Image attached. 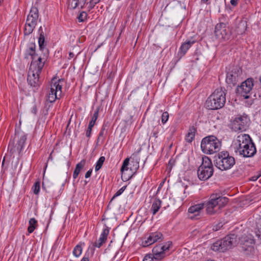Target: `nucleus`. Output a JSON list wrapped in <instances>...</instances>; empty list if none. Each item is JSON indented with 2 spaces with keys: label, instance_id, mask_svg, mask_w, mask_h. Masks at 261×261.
<instances>
[{
  "label": "nucleus",
  "instance_id": "nucleus-1",
  "mask_svg": "<svg viewBox=\"0 0 261 261\" xmlns=\"http://www.w3.org/2000/svg\"><path fill=\"white\" fill-rule=\"evenodd\" d=\"M235 151L239 152L245 158H250L254 155L256 149L254 143L248 134H240L234 143Z\"/></svg>",
  "mask_w": 261,
  "mask_h": 261
},
{
  "label": "nucleus",
  "instance_id": "nucleus-2",
  "mask_svg": "<svg viewBox=\"0 0 261 261\" xmlns=\"http://www.w3.org/2000/svg\"><path fill=\"white\" fill-rule=\"evenodd\" d=\"M42 60V58L40 56L38 57L37 61L31 62L28 71L27 81L29 85L34 88V91L38 89L41 84L39 75L44 65V62Z\"/></svg>",
  "mask_w": 261,
  "mask_h": 261
},
{
  "label": "nucleus",
  "instance_id": "nucleus-3",
  "mask_svg": "<svg viewBox=\"0 0 261 261\" xmlns=\"http://www.w3.org/2000/svg\"><path fill=\"white\" fill-rule=\"evenodd\" d=\"M228 202V199L222 196L219 193H213L211 195L209 200L205 203V208L207 214L214 215L219 212L220 210L224 207Z\"/></svg>",
  "mask_w": 261,
  "mask_h": 261
},
{
  "label": "nucleus",
  "instance_id": "nucleus-4",
  "mask_svg": "<svg viewBox=\"0 0 261 261\" xmlns=\"http://www.w3.org/2000/svg\"><path fill=\"white\" fill-rule=\"evenodd\" d=\"M226 102V93L222 88L217 89L205 101V107L209 110L222 108Z\"/></svg>",
  "mask_w": 261,
  "mask_h": 261
},
{
  "label": "nucleus",
  "instance_id": "nucleus-5",
  "mask_svg": "<svg viewBox=\"0 0 261 261\" xmlns=\"http://www.w3.org/2000/svg\"><path fill=\"white\" fill-rule=\"evenodd\" d=\"M221 146V142L214 136L204 138L201 142V148L205 154H213L218 152Z\"/></svg>",
  "mask_w": 261,
  "mask_h": 261
},
{
  "label": "nucleus",
  "instance_id": "nucleus-6",
  "mask_svg": "<svg viewBox=\"0 0 261 261\" xmlns=\"http://www.w3.org/2000/svg\"><path fill=\"white\" fill-rule=\"evenodd\" d=\"M215 166L221 170H227L232 168L236 163L234 157L228 151H221L215 156Z\"/></svg>",
  "mask_w": 261,
  "mask_h": 261
},
{
  "label": "nucleus",
  "instance_id": "nucleus-7",
  "mask_svg": "<svg viewBox=\"0 0 261 261\" xmlns=\"http://www.w3.org/2000/svg\"><path fill=\"white\" fill-rule=\"evenodd\" d=\"M237 236L230 234L224 237L223 239L218 240L213 243L211 249L215 251L224 252L231 249L236 245Z\"/></svg>",
  "mask_w": 261,
  "mask_h": 261
},
{
  "label": "nucleus",
  "instance_id": "nucleus-8",
  "mask_svg": "<svg viewBox=\"0 0 261 261\" xmlns=\"http://www.w3.org/2000/svg\"><path fill=\"white\" fill-rule=\"evenodd\" d=\"M214 168L211 160L206 156L202 158V163L197 170V175L201 180H206L213 174Z\"/></svg>",
  "mask_w": 261,
  "mask_h": 261
},
{
  "label": "nucleus",
  "instance_id": "nucleus-9",
  "mask_svg": "<svg viewBox=\"0 0 261 261\" xmlns=\"http://www.w3.org/2000/svg\"><path fill=\"white\" fill-rule=\"evenodd\" d=\"M253 86V80L252 78H249L237 87V93L244 97L245 99L260 98V95L259 93H255L253 94L252 92H251Z\"/></svg>",
  "mask_w": 261,
  "mask_h": 261
},
{
  "label": "nucleus",
  "instance_id": "nucleus-10",
  "mask_svg": "<svg viewBox=\"0 0 261 261\" xmlns=\"http://www.w3.org/2000/svg\"><path fill=\"white\" fill-rule=\"evenodd\" d=\"M39 17L38 10L36 7H32L28 15L24 30V34L29 35L31 34L36 25Z\"/></svg>",
  "mask_w": 261,
  "mask_h": 261
},
{
  "label": "nucleus",
  "instance_id": "nucleus-11",
  "mask_svg": "<svg viewBox=\"0 0 261 261\" xmlns=\"http://www.w3.org/2000/svg\"><path fill=\"white\" fill-rule=\"evenodd\" d=\"M249 119L246 115H238L231 121V128L234 131H245L249 126Z\"/></svg>",
  "mask_w": 261,
  "mask_h": 261
},
{
  "label": "nucleus",
  "instance_id": "nucleus-12",
  "mask_svg": "<svg viewBox=\"0 0 261 261\" xmlns=\"http://www.w3.org/2000/svg\"><path fill=\"white\" fill-rule=\"evenodd\" d=\"M242 70L239 66L233 67L226 74V82L230 85L235 86L241 80Z\"/></svg>",
  "mask_w": 261,
  "mask_h": 261
},
{
  "label": "nucleus",
  "instance_id": "nucleus-13",
  "mask_svg": "<svg viewBox=\"0 0 261 261\" xmlns=\"http://www.w3.org/2000/svg\"><path fill=\"white\" fill-rule=\"evenodd\" d=\"M215 36L220 40H225L229 39L230 31L227 24L223 22L217 24L215 30Z\"/></svg>",
  "mask_w": 261,
  "mask_h": 261
},
{
  "label": "nucleus",
  "instance_id": "nucleus-14",
  "mask_svg": "<svg viewBox=\"0 0 261 261\" xmlns=\"http://www.w3.org/2000/svg\"><path fill=\"white\" fill-rule=\"evenodd\" d=\"M144 238L146 240L142 241V245L143 247H145L159 241V240L162 241L163 234L160 232L156 231L150 233L149 235H146Z\"/></svg>",
  "mask_w": 261,
  "mask_h": 261
},
{
  "label": "nucleus",
  "instance_id": "nucleus-15",
  "mask_svg": "<svg viewBox=\"0 0 261 261\" xmlns=\"http://www.w3.org/2000/svg\"><path fill=\"white\" fill-rule=\"evenodd\" d=\"M26 135H21L15 147L14 146V141H11L8 146V149H10V151L12 153L14 152L17 151L18 153L20 154L23 148V146L26 141Z\"/></svg>",
  "mask_w": 261,
  "mask_h": 261
},
{
  "label": "nucleus",
  "instance_id": "nucleus-16",
  "mask_svg": "<svg viewBox=\"0 0 261 261\" xmlns=\"http://www.w3.org/2000/svg\"><path fill=\"white\" fill-rule=\"evenodd\" d=\"M40 36L39 38L38 43L40 49L43 52V57H42V59H46L48 55V50L44 47L45 36L44 32L42 30V27H40L39 29Z\"/></svg>",
  "mask_w": 261,
  "mask_h": 261
},
{
  "label": "nucleus",
  "instance_id": "nucleus-17",
  "mask_svg": "<svg viewBox=\"0 0 261 261\" xmlns=\"http://www.w3.org/2000/svg\"><path fill=\"white\" fill-rule=\"evenodd\" d=\"M36 45L34 42H31L28 45V48L26 50L24 58L28 59L29 56H31L32 60V62L34 61H37V54H36Z\"/></svg>",
  "mask_w": 261,
  "mask_h": 261
},
{
  "label": "nucleus",
  "instance_id": "nucleus-18",
  "mask_svg": "<svg viewBox=\"0 0 261 261\" xmlns=\"http://www.w3.org/2000/svg\"><path fill=\"white\" fill-rule=\"evenodd\" d=\"M240 242L242 248L244 250L251 249L254 244V241L252 237L246 236L242 237Z\"/></svg>",
  "mask_w": 261,
  "mask_h": 261
},
{
  "label": "nucleus",
  "instance_id": "nucleus-19",
  "mask_svg": "<svg viewBox=\"0 0 261 261\" xmlns=\"http://www.w3.org/2000/svg\"><path fill=\"white\" fill-rule=\"evenodd\" d=\"M152 255L155 257V259H159L160 260L165 256V253L164 250V246L162 244H159L155 246L152 249Z\"/></svg>",
  "mask_w": 261,
  "mask_h": 261
},
{
  "label": "nucleus",
  "instance_id": "nucleus-20",
  "mask_svg": "<svg viewBox=\"0 0 261 261\" xmlns=\"http://www.w3.org/2000/svg\"><path fill=\"white\" fill-rule=\"evenodd\" d=\"M109 233V228L107 227L103 229V231L100 235V237L97 242L94 244V246L97 248H100L102 245L106 242L107 240L108 236Z\"/></svg>",
  "mask_w": 261,
  "mask_h": 261
},
{
  "label": "nucleus",
  "instance_id": "nucleus-21",
  "mask_svg": "<svg viewBox=\"0 0 261 261\" xmlns=\"http://www.w3.org/2000/svg\"><path fill=\"white\" fill-rule=\"evenodd\" d=\"M195 42V41L194 40H189L183 43L179 48L178 55L180 56V58L183 57L186 54L188 50L191 47L192 45Z\"/></svg>",
  "mask_w": 261,
  "mask_h": 261
},
{
  "label": "nucleus",
  "instance_id": "nucleus-22",
  "mask_svg": "<svg viewBox=\"0 0 261 261\" xmlns=\"http://www.w3.org/2000/svg\"><path fill=\"white\" fill-rule=\"evenodd\" d=\"M100 0H81V3H82L83 5L81 6V9H83L84 6H87V8L89 10L92 9L95 6L96 4H98Z\"/></svg>",
  "mask_w": 261,
  "mask_h": 261
},
{
  "label": "nucleus",
  "instance_id": "nucleus-23",
  "mask_svg": "<svg viewBox=\"0 0 261 261\" xmlns=\"http://www.w3.org/2000/svg\"><path fill=\"white\" fill-rule=\"evenodd\" d=\"M204 206H205V203H199L196 204L195 205L191 206L188 212L191 214H194L195 216H197L199 215L200 211L202 210Z\"/></svg>",
  "mask_w": 261,
  "mask_h": 261
},
{
  "label": "nucleus",
  "instance_id": "nucleus-24",
  "mask_svg": "<svg viewBox=\"0 0 261 261\" xmlns=\"http://www.w3.org/2000/svg\"><path fill=\"white\" fill-rule=\"evenodd\" d=\"M63 79H61L55 82L54 83L52 82L51 88H54V90L59 94V96H61L62 93V85L60 84L61 82H64Z\"/></svg>",
  "mask_w": 261,
  "mask_h": 261
},
{
  "label": "nucleus",
  "instance_id": "nucleus-25",
  "mask_svg": "<svg viewBox=\"0 0 261 261\" xmlns=\"http://www.w3.org/2000/svg\"><path fill=\"white\" fill-rule=\"evenodd\" d=\"M58 96L59 94L54 90V88H50V91L47 96L46 100L50 103L54 102L56 99L59 98Z\"/></svg>",
  "mask_w": 261,
  "mask_h": 261
},
{
  "label": "nucleus",
  "instance_id": "nucleus-26",
  "mask_svg": "<svg viewBox=\"0 0 261 261\" xmlns=\"http://www.w3.org/2000/svg\"><path fill=\"white\" fill-rule=\"evenodd\" d=\"M196 129L194 126L190 127L189 132L187 134L186 137V140L187 142L191 143L194 140L195 138V135Z\"/></svg>",
  "mask_w": 261,
  "mask_h": 261
},
{
  "label": "nucleus",
  "instance_id": "nucleus-27",
  "mask_svg": "<svg viewBox=\"0 0 261 261\" xmlns=\"http://www.w3.org/2000/svg\"><path fill=\"white\" fill-rule=\"evenodd\" d=\"M161 203L162 201L159 199H155L153 201L150 209V211L152 212V213L153 215H154L159 211L161 207Z\"/></svg>",
  "mask_w": 261,
  "mask_h": 261
},
{
  "label": "nucleus",
  "instance_id": "nucleus-28",
  "mask_svg": "<svg viewBox=\"0 0 261 261\" xmlns=\"http://www.w3.org/2000/svg\"><path fill=\"white\" fill-rule=\"evenodd\" d=\"M37 226V221L34 218H31L29 220V226L28 228L29 234L32 233Z\"/></svg>",
  "mask_w": 261,
  "mask_h": 261
},
{
  "label": "nucleus",
  "instance_id": "nucleus-29",
  "mask_svg": "<svg viewBox=\"0 0 261 261\" xmlns=\"http://www.w3.org/2000/svg\"><path fill=\"white\" fill-rule=\"evenodd\" d=\"M256 235L258 238L261 241V217L257 219L256 221Z\"/></svg>",
  "mask_w": 261,
  "mask_h": 261
},
{
  "label": "nucleus",
  "instance_id": "nucleus-30",
  "mask_svg": "<svg viewBox=\"0 0 261 261\" xmlns=\"http://www.w3.org/2000/svg\"><path fill=\"white\" fill-rule=\"evenodd\" d=\"M82 247L81 246V244H78L76 245L73 250V254L74 256L78 257H79L82 253Z\"/></svg>",
  "mask_w": 261,
  "mask_h": 261
},
{
  "label": "nucleus",
  "instance_id": "nucleus-31",
  "mask_svg": "<svg viewBox=\"0 0 261 261\" xmlns=\"http://www.w3.org/2000/svg\"><path fill=\"white\" fill-rule=\"evenodd\" d=\"M86 164V160L83 159L80 163L76 164L74 172L79 174L81 170L83 168Z\"/></svg>",
  "mask_w": 261,
  "mask_h": 261
},
{
  "label": "nucleus",
  "instance_id": "nucleus-32",
  "mask_svg": "<svg viewBox=\"0 0 261 261\" xmlns=\"http://www.w3.org/2000/svg\"><path fill=\"white\" fill-rule=\"evenodd\" d=\"M105 161V157L103 156H100L97 162H96L95 170L98 171L102 167L104 162Z\"/></svg>",
  "mask_w": 261,
  "mask_h": 261
},
{
  "label": "nucleus",
  "instance_id": "nucleus-33",
  "mask_svg": "<svg viewBox=\"0 0 261 261\" xmlns=\"http://www.w3.org/2000/svg\"><path fill=\"white\" fill-rule=\"evenodd\" d=\"M40 189V181L38 180L36 181L32 188L34 193L36 195L38 194Z\"/></svg>",
  "mask_w": 261,
  "mask_h": 261
},
{
  "label": "nucleus",
  "instance_id": "nucleus-34",
  "mask_svg": "<svg viewBox=\"0 0 261 261\" xmlns=\"http://www.w3.org/2000/svg\"><path fill=\"white\" fill-rule=\"evenodd\" d=\"M80 4L82 3H81V1L79 2V0H69L68 1L69 7L72 9H75Z\"/></svg>",
  "mask_w": 261,
  "mask_h": 261
},
{
  "label": "nucleus",
  "instance_id": "nucleus-35",
  "mask_svg": "<svg viewBox=\"0 0 261 261\" xmlns=\"http://www.w3.org/2000/svg\"><path fill=\"white\" fill-rule=\"evenodd\" d=\"M162 128V127L161 125L154 126L152 131V137L157 138L158 137V134Z\"/></svg>",
  "mask_w": 261,
  "mask_h": 261
},
{
  "label": "nucleus",
  "instance_id": "nucleus-36",
  "mask_svg": "<svg viewBox=\"0 0 261 261\" xmlns=\"http://www.w3.org/2000/svg\"><path fill=\"white\" fill-rule=\"evenodd\" d=\"M129 159L126 158L124 160V161L123 162L121 168V172L122 173L124 170H128V165L129 164Z\"/></svg>",
  "mask_w": 261,
  "mask_h": 261
},
{
  "label": "nucleus",
  "instance_id": "nucleus-37",
  "mask_svg": "<svg viewBox=\"0 0 261 261\" xmlns=\"http://www.w3.org/2000/svg\"><path fill=\"white\" fill-rule=\"evenodd\" d=\"M154 256L152 254H147L144 258L143 261H160L159 259H155Z\"/></svg>",
  "mask_w": 261,
  "mask_h": 261
},
{
  "label": "nucleus",
  "instance_id": "nucleus-38",
  "mask_svg": "<svg viewBox=\"0 0 261 261\" xmlns=\"http://www.w3.org/2000/svg\"><path fill=\"white\" fill-rule=\"evenodd\" d=\"M87 14L86 12L83 11L80 14L79 16L77 17V19L79 21L83 22L87 18Z\"/></svg>",
  "mask_w": 261,
  "mask_h": 261
},
{
  "label": "nucleus",
  "instance_id": "nucleus-39",
  "mask_svg": "<svg viewBox=\"0 0 261 261\" xmlns=\"http://www.w3.org/2000/svg\"><path fill=\"white\" fill-rule=\"evenodd\" d=\"M126 188V186H123V187H122L121 189H120L113 196V197L112 198L111 200V201H112V200H113L116 197L120 195L123 192V191L125 190Z\"/></svg>",
  "mask_w": 261,
  "mask_h": 261
},
{
  "label": "nucleus",
  "instance_id": "nucleus-40",
  "mask_svg": "<svg viewBox=\"0 0 261 261\" xmlns=\"http://www.w3.org/2000/svg\"><path fill=\"white\" fill-rule=\"evenodd\" d=\"M169 114L167 112H164L162 115V122L165 124L168 120Z\"/></svg>",
  "mask_w": 261,
  "mask_h": 261
},
{
  "label": "nucleus",
  "instance_id": "nucleus-41",
  "mask_svg": "<svg viewBox=\"0 0 261 261\" xmlns=\"http://www.w3.org/2000/svg\"><path fill=\"white\" fill-rule=\"evenodd\" d=\"M99 110V108H97V109L94 111V112L93 114L91 121L95 122H96V121L97 120V118L98 117Z\"/></svg>",
  "mask_w": 261,
  "mask_h": 261
},
{
  "label": "nucleus",
  "instance_id": "nucleus-42",
  "mask_svg": "<svg viewBox=\"0 0 261 261\" xmlns=\"http://www.w3.org/2000/svg\"><path fill=\"white\" fill-rule=\"evenodd\" d=\"M105 127L106 126L104 125H102L100 132L99 134L98 139H99L101 137H103L106 134L107 131Z\"/></svg>",
  "mask_w": 261,
  "mask_h": 261
},
{
  "label": "nucleus",
  "instance_id": "nucleus-43",
  "mask_svg": "<svg viewBox=\"0 0 261 261\" xmlns=\"http://www.w3.org/2000/svg\"><path fill=\"white\" fill-rule=\"evenodd\" d=\"M172 245V243L171 242H167L165 245H162V246H164V251L169 250L170 247Z\"/></svg>",
  "mask_w": 261,
  "mask_h": 261
},
{
  "label": "nucleus",
  "instance_id": "nucleus-44",
  "mask_svg": "<svg viewBox=\"0 0 261 261\" xmlns=\"http://www.w3.org/2000/svg\"><path fill=\"white\" fill-rule=\"evenodd\" d=\"M222 226H223V224L221 223H220L217 224L216 225L214 226L213 227V229L215 231H217V230H219V229H220V228H221Z\"/></svg>",
  "mask_w": 261,
  "mask_h": 261
},
{
  "label": "nucleus",
  "instance_id": "nucleus-45",
  "mask_svg": "<svg viewBox=\"0 0 261 261\" xmlns=\"http://www.w3.org/2000/svg\"><path fill=\"white\" fill-rule=\"evenodd\" d=\"M92 129V128L88 127V128L87 129L86 133V136L87 137H88V138L90 137L91 134Z\"/></svg>",
  "mask_w": 261,
  "mask_h": 261
},
{
  "label": "nucleus",
  "instance_id": "nucleus-46",
  "mask_svg": "<svg viewBox=\"0 0 261 261\" xmlns=\"http://www.w3.org/2000/svg\"><path fill=\"white\" fill-rule=\"evenodd\" d=\"M31 112L34 114V115H36L37 112V106L36 105H34L33 107L32 108Z\"/></svg>",
  "mask_w": 261,
  "mask_h": 261
},
{
  "label": "nucleus",
  "instance_id": "nucleus-47",
  "mask_svg": "<svg viewBox=\"0 0 261 261\" xmlns=\"http://www.w3.org/2000/svg\"><path fill=\"white\" fill-rule=\"evenodd\" d=\"M92 172V169H90L85 174V178H87L91 176Z\"/></svg>",
  "mask_w": 261,
  "mask_h": 261
},
{
  "label": "nucleus",
  "instance_id": "nucleus-48",
  "mask_svg": "<svg viewBox=\"0 0 261 261\" xmlns=\"http://www.w3.org/2000/svg\"><path fill=\"white\" fill-rule=\"evenodd\" d=\"M239 0H230V4L233 6H236Z\"/></svg>",
  "mask_w": 261,
  "mask_h": 261
},
{
  "label": "nucleus",
  "instance_id": "nucleus-49",
  "mask_svg": "<svg viewBox=\"0 0 261 261\" xmlns=\"http://www.w3.org/2000/svg\"><path fill=\"white\" fill-rule=\"evenodd\" d=\"M95 122H93L92 121H90L89 123V125H88V127H90V128H92L93 127V126L95 125Z\"/></svg>",
  "mask_w": 261,
  "mask_h": 261
},
{
  "label": "nucleus",
  "instance_id": "nucleus-50",
  "mask_svg": "<svg viewBox=\"0 0 261 261\" xmlns=\"http://www.w3.org/2000/svg\"><path fill=\"white\" fill-rule=\"evenodd\" d=\"M164 183V181H163L159 185V187L157 190L156 194H158L159 193V191L161 189Z\"/></svg>",
  "mask_w": 261,
  "mask_h": 261
},
{
  "label": "nucleus",
  "instance_id": "nucleus-51",
  "mask_svg": "<svg viewBox=\"0 0 261 261\" xmlns=\"http://www.w3.org/2000/svg\"><path fill=\"white\" fill-rule=\"evenodd\" d=\"M81 261H89V259L88 258V257H86V256H84Z\"/></svg>",
  "mask_w": 261,
  "mask_h": 261
},
{
  "label": "nucleus",
  "instance_id": "nucleus-52",
  "mask_svg": "<svg viewBox=\"0 0 261 261\" xmlns=\"http://www.w3.org/2000/svg\"><path fill=\"white\" fill-rule=\"evenodd\" d=\"M74 56V54H73V53L70 52V53L69 54V58H69V59H71V58H73Z\"/></svg>",
  "mask_w": 261,
  "mask_h": 261
},
{
  "label": "nucleus",
  "instance_id": "nucleus-53",
  "mask_svg": "<svg viewBox=\"0 0 261 261\" xmlns=\"http://www.w3.org/2000/svg\"><path fill=\"white\" fill-rule=\"evenodd\" d=\"M79 174L78 173H76V172H73V177L74 179H75L77 178V177L78 176Z\"/></svg>",
  "mask_w": 261,
  "mask_h": 261
},
{
  "label": "nucleus",
  "instance_id": "nucleus-54",
  "mask_svg": "<svg viewBox=\"0 0 261 261\" xmlns=\"http://www.w3.org/2000/svg\"><path fill=\"white\" fill-rule=\"evenodd\" d=\"M136 168H138L139 166L138 163H136L135 164Z\"/></svg>",
  "mask_w": 261,
  "mask_h": 261
},
{
  "label": "nucleus",
  "instance_id": "nucleus-55",
  "mask_svg": "<svg viewBox=\"0 0 261 261\" xmlns=\"http://www.w3.org/2000/svg\"><path fill=\"white\" fill-rule=\"evenodd\" d=\"M202 2H203L204 3H207V2L208 1V0H201Z\"/></svg>",
  "mask_w": 261,
  "mask_h": 261
},
{
  "label": "nucleus",
  "instance_id": "nucleus-56",
  "mask_svg": "<svg viewBox=\"0 0 261 261\" xmlns=\"http://www.w3.org/2000/svg\"><path fill=\"white\" fill-rule=\"evenodd\" d=\"M5 160V158H4V159H3V161L2 162V165L3 166L4 165Z\"/></svg>",
  "mask_w": 261,
  "mask_h": 261
},
{
  "label": "nucleus",
  "instance_id": "nucleus-57",
  "mask_svg": "<svg viewBox=\"0 0 261 261\" xmlns=\"http://www.w3.org/2000/svg\"><path fill=\"white\" fill-rule=\"evenodd\" d=\"M49 159H52V157L51 156V154H50V155H49Z\"/></svg>",
  "mask_w": 261,
  "mask_h": 261
},
{
  "label": "nucleus",
  "instance_id": "nucleus-58",
  "mask_svg": "<svg viewBox=\"0 0 261 261\" xmlns=\"http://www.w3.org/2000/svg\"><path fill=\"white\" fill-rule=\"evenodd\" d=\"M2 1H3V0H0V4H1Z\"/></svg>",
  "mask_w": 261,
  "mask_h": 261
},
{
  "label": "nucleus",
  "instance_id": "nucleus-59",
  "mask_svg": "<svg viewBox=\"0 0 261 261\" xmlns=\"http://www.w3.org/2000/svg\"><path fill=\"white\" fill-rule=\"evenodd\" d=\"M70 261H72V260H70Z\"/></svg>",
  "mask_w": 261,
  "mask_h": 261
}]
</instances>
